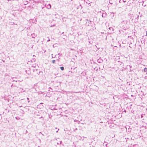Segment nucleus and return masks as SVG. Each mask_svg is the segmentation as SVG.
Returning a JSON list of instances; mask_svg holds the SVG:
<instances>
[{"label":"nucleus","mask_w":147,"mask_h":147,"mask_svg":"<svg viewBox=\"0 0 147 147\" xmlns=\"http://www.w3.org/2000/svg\"><path fill=\"white\" fill-rule=\"evenodd\" d=\"M63 33H64V32H62V34H63Z\"/></svg>","instance_id":"nucleus-21"},{"label":"nucleus","mask_w":147,"mask_h":147,"mask_svg":"<svg viewBox=\"0 0 147 147\" xmlns=\"http://www.w3.org/2000/svg\"><path fill=\"white\" fill-rule=\"evenodd\" d=\"M29 102V101H28V102Z\"/></svg>","instance_id":"nucleus-23"},{"label":"nucleus","mask_w":147,"mask_h":147,"mask_svg":"<svg viewBox=\"0 0 147 147\" xmlns=\"http://www.w3.org/2000/svg\"><path fill=\"white\" fill-rule=\"evenodd\" d=\"M50 40L49 39V40H47V42H48V41H49Z\"/></svg>","instance_id":"nucleus-13"},{"label":"nucleus","mask_w":147,"mask_h":147,"mask_svg":"<svg viewBox=\"0 0 147 147\" xmlns=\"http://www.w3.org/2000/svg\"><path fill=\"white\" fill-rule=\"evenodd\" d=\"M146 36H147V31L146 32Z\"/></svg>","instance_id":"nucleus-17"},{"label":"nucleus","mask_w":147,"mask_h":147,"mask_svg":"<svg viewBox=\"0 0 147 147\" xmlns=\"http://www.w3.org/2000/svg\"><path fill=\"white\" fill-rule=\"evenodd\" d=\"M109 3H110V4H113V3H111V2H110V1H109Z\"/></svg>","instance_id":"nucleus-9"},{"label":"nucleus","mask_w":147,"mask_h":147,"mask_svg":"<svg viewBox=\"0 0 147 147\" xmlns=\"http://www.w3.org/2000/svg\"><path fill=\"white\" fill-rule=\"evenodd\" d=\"M27 132H28V131H27V130H26V133H26H26H27Z\"/></svg>","instance_id":"nucleus-12"},{"label":"nucleus","mask_w":147,"mask_h":147,"mask_svg":"<svg viewBox=\"0 0 147 147\" xmlns=\"http://www.w3.org/2000/svg\"><path fill=\"white\" fill-rule=\"evenodd\" d=\"M121 0H119V3H121Z\"/></svg>","instance_id":"nucleus-16"},{"label":"nucleus","mask_w":147,"mask_h":147,"mask_svg":"<svg viewBox=\"0 0 147 147\" xmlns=\"http://www.w3.org/2000/svg\"><path fill=\"white\" fill-rule=\"evenodd\" d=\"M106 13H102V17H105L106 16Z\"/></svg>","instance_id":"nucleus-2"},{"label":"nucleus","mask_w":147,"mask_h":147,"mask_svg":"<svg viewBox=\"0 0 147 147\" xmlns=\"http://www.w3.org/2000/svg\"><path fill=\"white\" fill-rule=\"evenodd\" d=\"M60 68L61 69L62 71H63L64 70V67H60Z\"/></svg>","instance_id":"nucleus-5"},{"label":"nucleus","mask_w":147,"mask_h":147,"mask_svg":"<svg viewBox=\"0 0 147 147\" xmlns=\"http://www.w3.org/2000/svg\"><path fill=\"white\" fill-rule=\"evenodd\" d=\"M13 81H16V82L17 81L16 80H13Z\"/></svg>","instance_id":"nucleus-14"},{"label":"nucleus","mask_w":147,"mask_h":147,"mask_svg":"<svg viewBox=\"0 0 147 147\" xmlns=\"http://www.w3.org/2000/svg\"><path fill=\"white\" fill-rule=\"evenodd\" d=\"M61 143V141H60L59 142H57V145H60Z\"/></svg>","instance_id":"nucleus-4"},{"label":"nucleus","mask_w":147,"mask_h":147,"mask_svg":"<svg viewBox=\"0 0 147 147\" xmlns=\"http://www.w3.org/2000/svg\"><path fill=\"white\" fill-rule=\"evenodd\" d=\"M33 38H34V37L33 36H32V37Z\"/></svg>","instance_id":"nucleus-19"},{"label":"nucleus","mask_w":147,"mask_h":147,"mask_svg":"<svg viewBox=\"0 0 147 147\" xmlns=\"http://www.w3.org/2000/svg\"><path fill=\"white\" fill-rule=\"evenodd\" d=\"M106 145V146H107V144H106V145Z\"/></svg>","instance_id":"nucleus-24"},{"label":"nucleus","mask_w":147,"mask_h":147,"mask_svg":"<svg viewBox=\"0 0 147 147\" xmlns=\"http://www.w3.org/2000/svg\"><path fill=\"white\" fill-rule=\"evenodd\" d=\"M144 71L146 73V74L147 75V68H145L144 69Z\"/></svg>","instance_id":"nucleus-1"},{"label":"nucleus","mask_w":147,"mask_h":147,"mask_svg":"<svg viewBox=\"0 0 147 147\" xmlns=\"http://www.w3.org/2000/svg\"><path fill=\"white\" fill-rule=\"evenodd\" d=\"M123 1L125 3V2H126V0H123Z\"/></svg>","instance_id":"nucleus-8"},{"label":"nucleus","mask_w":147,"mask_h":147,"mask_svg":"<svg viewBox=\"0 0 147 147\" xmlns=\"http://www.w3.org/2000/svg\"><path fill=\"white\" fill-rule=\"evenodd\" d=\"M51 5L50 4H49L47 5V7L48 9H50L51 8Z\"/></svg>","instance_id":"nucleus-3"},{"label":"nucleus","mask_w":147,"mask_h":147,"mask_svg":"<svg viewBox=\"0 0 147 147\" xmlns=\"http://www.w3.org/2000/svg\"><path fill=\"white\" fill-rule=\"evenodd\" d=\"M123 22H124V24H126L127 23V21H123Z\"/></svg>","instance_id":"nucleus-7"},{"label":"nucleus","mask_w":147,"mask_h":147,"mask_svg":"<svg viewBox=\"0 0 147 147\" xmlns=\"http://www.w3.org/2000/svg\"><path fill=\"white\" fill-rule=\"evenodd\" d=\"M58 55H60V53H58Z\"/></svg>","instance_id":"nucleus-20"},{"label":"nucleus","mask_w":147,"mask_h":147,"mask_svg":"<svg viewBox=\"0 0 147 147\" xmlns=\"http://www.w3.org/2000/svg\"><path fill=\"white\" fill-rule=\"evenodd\" d=\"M57 132H58V131H56V132H57Z\"/></svg>","instance_id":"nucleus-22"},{"label":"nucleus","mask_w":147,"mask_h":147,"mask_svg":"<svg viewBox=\"0 0 147 147\" xmlns=\"http://www.w3.org/2000/svg\"><path fill=\"white\" fill-rule=\"evenodd\" d=\"M29 99V98H27V99L28 100Z\"/></svg>","instance_id":"nucleus-18"},{"label":"nucleus","mask_w":147,"mask_h":147,"mask_svg":"<svg viewBox=\"0 0 147 147\" xmlns=\"http://www.w3.org/2000/svg\"><path fill=\"white\" fill-rule=\"evenodd\" d=\"M55 60H52V62L53 63H55Z\"/></svg>","instance_id":"nucleus-6"},{"label":"nucleus","mask_w":147,"mask_h":147,"mask_svg":"<svg viewBox=\"0 0 147 147\" xmlns=\"http://www.w3.org/2000/svg\"><path fill=\"white\" fill-rule=\"evenodd\" d=\"M80 6L81 7V8H82V6L81 5H80Z\"/></svg>","instance_id":"nucleus-10"},{"label":"nucleus","mask_w":147,"mask_h":147,"mask_svg":"<svg viewBox=\"0 0 147 147\" xmlns=\"http://www.w3.org/2000/svg\"><path fill=\"white\" fill-rule=\"evenodd\" d=\"M18 117H15V118H16V119L17 120H18Z\"/></svg>","instance_id":"nucleus-11"},{"label":"nucleus","mask_w":147,"mask_h":147,"mask_svg":"<svg viewBox=\"0 0 147 147\" xmlns=\"http://www.w3.org/2000/svg\"><path fill=\"white\" fill-rule=\"evenodd\" d=\"M13 81H16V82L17 81L16 80H13Z\"/></svg>","instance_id":"nucleus-15"}]
</instances>
